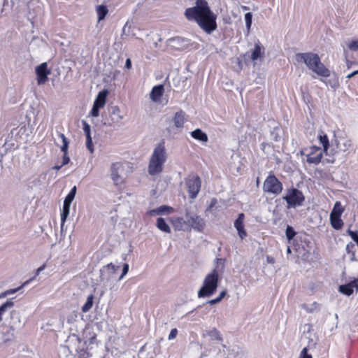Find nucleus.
Listing matches in <instances>:
<instances>
[{
  "instance_id": "obj_1",
  "label": "nucleus",
  "mask_w": 358,
  "mask_h": 358,
  "mask_svg": "<svg viewBox=\"0 0 358 358\" xmlns=\"http://www.w3.org/2000/svg\"><path fill=\"white\" fill-rule=\"evenodd\" d=\"M184 15L188 21L196 22L206 34H210L217 28V15L206 0H196L194 6L185 9Z\"/></svg>"
},
{
  "instance_id": "obj_2",
  "label": "nucleus",
  "mask_w": 358,
  "mask_h": 358,
  "mask_svg": "<svg viewBox=\"0 0 358 358\" xmlns=\"http://www.w3.org/2000/svg\"><path fill=\"white\" fill-rule=\"evenodd\" d=\"M296 59L298 62H304L308 69L320 78V80L323 83H325L324 78H327L331 75V71L322 63L317 54L313 52L299 53L296 55Z\"/></svg>"
},
{
  "instance_id": "obj_3",
  "label": "nucleus",
  "mask_w": 358,
  "mask_h": 358,
  "mask_svg": "<svg viewBox=\"0 0 358 358\" xmlns=\"http://www.w3.org/2000/svg\"><path fill=\"white\" fill-rule=\"evenodd\" d=\"M166 158L164 142L162 141L155 147L151 155L148 168L149 174L155 176L162 172Z\"/></svg>"
},
{
  "instance_id": "obj_4",
  "label": "nucleus",
  "mask_w": 358,
  "mask_h": 358,
  "mask_svg": "<svg viewBox=\"0 0 358 358\" xmlns=\"http://www.w3.org/2000/svg\"><path fill=\"white\" fill-rule=\"evenodd\" d=\"M219 274L218 271L214 269L211 273L206 275L203 280V285L198 291L199 298H205L212 296L218 287Z\"/></svg>"
},
{
  "instance_id": "obj_5",
  "label": "nucleus",
  "mask_w": 358,
  "mask_h": 358,
  "mask_svg": "<svg viewBox=\"0 0 358 358\" xmlns=\"http://www.w3.org/2000/svg\"><path fill=\"white\" fill-rule=\"evenodd\" d=\"M323 150L317 146L304 148L296 155H300L303 160L306 159L309 164H318L323 157Z\"/></svg>"
},
{
  "instance_id": "obj_6",
  "label": "nucleus",
  "mask_w": 358,
  "mask_h": 358,
  "mask_svg": "<svg viewBox=\"0 0 358 358\" xmlns=\"http://www.w3.org/2000/svg\"><path fill=\"white\" fill-rule=\"evenodd\" d=\"M263 190L264 192L278 195L282 190V185L273 173H270L264 182Z\"/></svg>"
},
{
  "instance_id": "obj_7",
  "label": "nucleus",
  "mask_w": 358,
  "mask_h": 358,
  "mask_svg": "<svg viewBox=\"0 0 358 358\" xmlns=\"http://www.w3.org/2000/svg\"><path fill=\"white\" fill-rule=\"evenodd\" d=\"M169 50L171 52L175 51H185L190 47V40L176 36L169 38L166 41Z\"/></svg>"
},
{
  "instance_id": "obj_8",
  "label": "nucleus",
  "mask_w": 358,
  "mask_h": 358,
  "mask_svg": "<svg viewBox=\"0 0 358 358\" xmlns=\"http://www.w3.org/2000/svg\"><path fill=\"white\" fill-rule=\"evenodd\" d=\"M186 187L190 199H195L199 194L201 187V180L199 176H193L186 180Z\"/></svg>"
},
{
  "instance_id": "obj_9",
  "label": "nucleus",
  "mask_w": 358,
  "mask_h": 358,
  "mask_svg": "<svg viewBox=\"0 0 358 358\" xmlns=\"http://www.w3.org/2000/svg\"><path fill=\"white\" fill-rule=\"evenodd\" d=\"M123 170L124 163L122 162H114L110 165V178L115 186L124 183V179L121 176Z\"/></svg>"
},
{
  "instance_id": "obj_10",
  "label": "nucleus",
  "mask_w": 358,
  "mask_h": 358,
  "mask_svg": "<svg viewBox=\"0 0 358 358\" xmlns=\"http://www.w3.org/2000/svg\"><path fill=\"white\" fill-rule=\"evenodd\" d=\"M76 194V187L74 186L71 189V191L67 194V196H66V198L64 201L63 208H62V213H61V226H62V227L64 224V223L69 215L71 203L73 201V200L74 199Z\"/></svg>"
},
{
  "instance_id": "obj_11",
  "label": "nucleus",
  "mask_w": 358,
  "mask_h": 358,
  "mask_svg": "<svg viewBox=\"0 0 358 358\" xmlns=\"http://www.w3.org/2000/svg\"><path fill=\"white\" fill-rule=\"evenodd\" d=\"M187 224L194 231L202 232L204 229L206 223L204 220L197 215H189L186 213Z\"/></svg>"
},
{
  "instance_id": "obj_12",
  "label": "nucleus",
  "mask_w": 358,
  "mask_h": 358,
  "mask_svg": "<svg viewBox=\"0 0 358 358\" xmlns=\"http://www.w3.org/2000/svg\"><path fill=\"white\" fill-rule=\"evenodd\" d=\"M119 266L113 263L108 264L100 270V280L102 282H108L112 280L118 270Z\"/></svg>"
},
{
  "instance_id": "obj_13",
  "label": "nucleus",
  "mask_w": 358,
  "mask_h": 358,
  "mask_svg": "<svg viewBox=\"0 0 358 358\" xmlns=\"http://www.w3.org/2000/svg\"><path fill=\"white\" fill-rule=\"evenodd\" d=\"M51 73L50 69L48 68V64L43 62L36 67L38 85H43L48 80V75Z\"/></svg>"
},
{
  "instance_id": "obj_14",
  "label": "nucleus",
  "mask_w": 358,
  "mask_h": 358,
  "mask_svg": "<svg viewBox=\"0 0 358 358\" xmlns=\"http://www.w3.org/2000/svg\"><path fill=\"white\" fill-rule=\"evenodd\" d=\"M245 215L241 213L238 215L237 219L234 222V227L238 231V234L241 239H244L247 236V232L244 228Z\"/></svg>"
},
{
  "instance_id": "obj_15",
  "label": "nucleus",
  "mask_w": 358,
  "mask_h": 358,
  "mask_svg": "<svg viewBox=\"0 0 358 358\" xmlns=\"http://www.w3.org/2000/svg\"><path fill=\"white\" fill-rule=\"evenodd\" d=\"M164 94V87L163 85H155L152 87L150 98L155 103H159Z\"/></svg>"
},
{
  "instance_id": "obj_16",
  "label": "nucleus",
  "mask_w": 358,
  "mask_h": 358,
  "mask_svg": "<svg viewBox=\"0 0 358 358\" xmlns=\"http://www.w3.org/2000/svg\"><path fill=\"white\" fill-rule=\"evenodd\" d=\"M357 282L358 280L356 279L346 285H341L338 288V291L349 296L353 294L355 289H358Z\"/></svg>"
},
{
  "instance_id": "obj_17",
  "label": "nucleus",
  "mask_w": 358,
  "mask_h": 358,
  "mask_svg": "<svg viewBox=\"0 0 358 358\" xmlns=\"http://www.w3.org/2000/svg\"><path fill=\"white\" fill-rule=\"evenodd\" d=\"M58 136L59 138H62V143H63V144L61 147V150L64 152L62 165H66L70 161V158L68 155V148H69V141L64 134L61 133Z\"/></svg>"
},
{
  "instance_id": "obj_18",
  "label": "nucleus",
  "mask_w": 358,
  "mask_h": 358,
  "mask_svg": "<svg viewBox=\"0 0 358 358\" xmlns=\"http://www.w3.org/2000/svg\"><path fill=\"white\" fill-rule=\"evenodd\" d=\"M292 207L301 206L305 200L303 193L294 188H292Z\"/></svg>"
},
{
  "instance_id": "obj_19",
  "label": "nucleus",
  "mask_w": 358,
  "mask_h": 358,
  "mask_svg": "<svg viewBox=\"0 0 358 358\" xmlns=\"http://www.w3.org/2000/svg\"><path fill=\"white\" fill-rule=\"evenodd\" d=\"M265 52H264V48H263L260 43H256L255 44L254 49L252 51L251 53V59L252 61H255L258 59H262L264 57Z\"/></svg>"
},
{
  "instance_id": "obj_20",
  "label": "nucleus",
  "mask_w": 358,
  "mask_h": 358,
  "mask_svg": "<svg viewBox=\"0 0 358 358\" xmlns=\"http://www.w3.org/2000/svg\"><path fill=\"white\" fill-rule=\"evenodd\" d=\"M191 136L202 143H206L208 141L207 134L200 129H196L191 132Z\"/></svg>"
},
{
  "instance_id": "obj_21",
  "label": "nucleus",
  "mask_w": 358,
  "mask_h": 358,
  "mask_svg": "<svg viewBox=\"0 0 358 358\" xmlns=\"http://www.w3.org/2000/svg\"><path fill=\"white\" fill-rule=\"evenodd\" d=\"M174 125L177 128L183 127L185 123V113L180 110L175 113L173 118Z\"/></svg>"
},
{
  "instance_id": "obj_22",
  "label": "nucleus",
  "mask_w": 358,
  "mask_h": 358,
  "mask_svg": "<svg viewBox=\"0 0 358 358\" xmlns=\"http://www.w3.org/2000/svg\"><path fill=\"white\" fill-rule=\"evenodd\" d=\"M107 95H108L107 90H103V91L100 92L98 94V95L94 102V104L98 107H100L101 108H103L106 103Z\"/></svg>"
},
{
  "instance_id": "obj_23",
  "label": "nucleus",
  "mask_w": 358,
  "mask_h": 358,
  "mask_svg": "<svg viewBox=\"0 0 358 358\" xmlns=\"http://www.w3.org/2000/svg\"><path fill=\"white\" fill-rule=\"evenodd\" d=\"M96 12L97 14L98 22L105 19L108 13V7L106 5H99L96 6Z\"/></svg>"
},
{
  "instance_id": "obj_24",
  "label": "nucleus",
  "mask_w": 358,
  "mask_h": 358,
  "mask_svg": "<svg viewBox=\"0 0 358 358\" xmlns=\"http://www.w3.org/2000/svg\"><path fill=\"white\" fill-rule=\"evenodd\" d=\"M317 138H318L320 144L323 147V148H322L323 150V152H327L329 145V138H328L327 134L324 131H320L318 133Z\"/></svg>"
},
{
  "instance_id": "obj_25",
  "label": "nucleus",
  "mask_w": 358,
  "mask_h": 358,
  "mask_svg": "<svg viewBox=\"0 0 358 358\" xmlns=\"http://www.w3.org/2000/svg\"><path fill=\"white\" fill-rule=\"evenodd\" d=\"M353 146L350 139L345 138L339 144V150L343 152H350Z\"/></svg>"
},
{
  "instance_id": "obj_26",
  "label": "nucleus",
  "mask_w": 358,
  "mask_h": 358,
  "mask_svg": "<svg viewBox=\"0 0 358 358\" xmlns=\"http://www.w3.org/2000/svg\"><path fill=\"white\" fill-rule=\"evenodd\" d=\"M344 208L343 207L340 201H336L334 203V208L330 213V217H341L344 212Z\"/></svg>"
},
{
  "instance_id": "obj_27",
  "label": "nucleus",
  "mask_w": 358,
  "mask_h": 358,
  "mask_svg": "<svg viewBox=\"0 0 358 358\" xmlns=\"http://www.w3.org/2000/svg\"><path fill=\"white\" fill-rule=\"evenodd\" d=\"M171 223L175 229L182 230L184 226L187 224V221H185L182 217H177L172 219Z\"/></svg>"
},
{
  "instance_id": "obj_28",
  "label": "nucleus",
  "mask_w": 358,
  "mask_h": 358,
  "mask_svg": "<svg viewBox=\"0 0 358 358\" xmlns=\"http://www.w3.org/2000/svg\"><path fill=\"white\" fill-rule=\"evenodd\" d=\"M156 225H157V227L162 231H164L166 233L171 232V229H170L169 226L166 222L165 220L162 217L157 218Z\"/></svg>"
},
{
  "instance_id": "obj_29",
  "label": "nucleus",
  "mask_w": 358,
  "mask_h": 358,
  "mask_svg": "<svg viewBox=\"0 0 358 358\" xmlns=\"http://www.w3.org/2000/svg\"><path fill=\"white\" fill-rule=\"evenodd\" d=\"M294 246V250H296V255L301 258H307L308 257L309 250L308 249V245L305 246L303 245L301 247L299 246L296 247V245Z\"/></svg>"
},
{
  "instance_id": "obj_30",
  "label": "nucleus",
  "mask_w": 358,
  "mask_h": 358,
  "mask_svg": "<svg viewBox=\"0 0 358 358\" xmlns=\"http://www.w3.org/2000/svg\"><path fill=\"white\" fill-rule=\"evenodd\" d=\"M329 219L331 225L334 229L339 230L343 227L344 223L341 217H330Z\"/></svg>"
},
{
  "instance_id": "obj_31",
  "label": "nucleus",
  "mask_w": 358,
  "mask_h": 358,
  "mask_svg": "<svg viewBox=\"0 0 358 358\" xmlns=\"http://www.w3.org/2000/svg\"><path fill=\"white\" fill-rule=\"evenodd\" d=\"M173 211H174L173 208L164 205V206H159V208H157L156 209L152 210L151 211V214L152 215V214L159 215V214H162V213H171Z\"/></svg>"
},
{
  "instance_id": "obj_32",
  "label": "nucleus",
  "mask_w": 358,
  "mask_h": 358,
  "mask_svg": "<svg viewBox=\"0 0 358 358\" xmlns=\"http://www.w3.org/2000/svg\"><path fill=\"white\" fill-rule=\"evenodd\" d=\"M13 306L14 303L12 299H8L0 306V322L2 321V315L6 312L7 308H12Z\"/></svg>"
},
{
  "instance_id": "obj_33",
  "label": "nucleus",
  "mask_w": 358,
  "mask_h": 358,
  "mask_svg": "<svg viewBox=\"0 0 358 358\" xmlns=\"http://www.w3.org/2000/svg\"><path fill=\"white\" fill-rule=\"evenodd\" d=\"M93 300H94V296L92 294H90L87 296L85 303L82 307V311L83 313L88 312L92 308Z\"/></svg>"
},
{
  "instance_id": "obj_34",
  "label": "nucleus",
  "mask_w": 358,
  "mask_h": 358,
  "mask_svg": "<svg viewBox=\"0 0 358 358\" xmlns=\"http://www.w3.org/2000/svg\"><path fill=\"white\" fill-rule=\"evenodd\" d=\"M347 46L352 51H358V38L350 41L347 43Z\"/></svg>"
},
{
  "instance_id": "obj_35",
  "label": "nucleus",
  "mask_w": 358,
  "mask_h": 358,
  "mask_svg": "<svg viewBox=\"0 0 358 358\" xmlns=\"http://www.w3.org/2000/svg\"><path fill=\"white\" fill-rule=\"evenodd\" d=\"M83 131L85 134L86 138L91 136V127L90 125L85 120L82 121Z\"/></svg>"
},
{
  "instance_id": "obj_36",
  "label": "nucleus",
  "mask_w": 358,
  "mask_h": 358,
  "mask_svg": "<svg viewBox=\"0 0 358 358\" xmlns=\"http://www.w3.org/2000/svg\"><path fill=\"white\" fill-rule=\"evenodd\" d=\"M86 147L88 149V150L90 152V153L94 152V145L92 143V136H89L88 138H86Z\"/></svg>"
},
{
  "instance_id": "obj_37",
  "label": "nucleus",
  "mask_w": 358,
  "mask_h": 358,
  "mask_svg": "<svg viewBox=\"0 0 358 358\" xmlns=\"http://www.w3.org/2000/svg\"><path fill=\"white\" fill-rule=\"evenodd\" d=\"M252 15L251 13H247L245 14V21L248 29H250L252 24Z\"/></svg>"
},
{
  "instance_id": "obj_38",
  "label": "nucleus",
  "mask_w": 358,
  "mask_h": 358,
  "mask_svg": "<svg viewBox=\"0 0 358 358\" xmlns=\"http://www.w3.org/2000/svg\"><path fill=\"white\" fill-rule=\"evenodd\" d=\"M101 108L93 104V107L91 110L90 114L92 117H98L99 115V109Z\"/></svg>"
},
{
  "instance_id": "obj_39",
  "label": "nucleus",
  "mask_w": 358,
  "mask_h": 358,
  "mask_svg": "<svg viewBox=\"0 0 358 358\" xmlns=\"http://www.w3.org/2000/svg\"><path fill=\"white\" fill-rule=\"evenodd\" d=\"M129 266L128 264H124L123 265L122 274L118 278L119 280H122L124 277V275H126L127 274V273L129 271Z\"/></svg>"
},
{
  "instance_id": "obj_40",
  "label": "nucleus",
  "mask_w": 358,
  "mask_h": 358,
  "mask_svg": "<svg viewBox=\"0 0 358 358\" xmlns=\"http://www.w3.org/2000/svg\"><path fill=\"white\" fill-rule=\"evenodd\" d=\"M348 234L351 237V238L356 243L358 241V233L357 231H351L350 229L348 230Z\"/></svg>"
},
{
  "instance_id": "obj_41",
  "label": "nucleus",
  "mask_w": 358,
  "mask_h": 358,
  "mask_svg": "<svg viewBox=\"0 0 358 358\" xmlns=\"http://www.w3.org/2000/svg\"><path fill=\"white\" fill-rule=\"evenodd\" d=\"M284 199H285L287 203V207H291V189L287 190V193L286 196L284 197Z\"/></svg>"
},
{
  "instance_id": "obj_42",
  "label": "nucleus",
  "mask_w": 358,
  "mask_h": 358,
  "mask_svg": "<svg viewBox=\"0 0 358 358\" xmlns=\"http://www.w3.org/2000/svg\"><path fill=\"white\" fill-rule=\"evenodd\" d=\"M299 358H312V356L307 353V348H304L301 352Z\"/></svg>"
},
{
  "instance_id": "obj_43",
  "label": "nucleus",
  "mask_w": 358,
  "mask_h": 358,
  "mask_svg": "<svg viewBox=\"0 0 358 358\" xmlns=\"http://www.w3.org/2000/svg\"><path fill=\"white\" fill-rule=\"evenodd\" d=\"M178 334V330L177 329L174 328V329H172L169 335V340H172V339H174L176 336Z\"/></svg>"
},
{
  "instance_id": "obj_44",
  "label": "nucleus",
  "mask_w": 358,
  "mask_h": 358,
  "mask_svg": "<svg viewBox=\"0 0 358 358\" xmlns=\"http://www.w3.org/2000/svg\"><path fill=\"white\" fill-rule=\"evenodd\" d=\"M46 267V264L44 263L42 266H41L39 268H38L36 271L34 278L36 277L40 274L41 271H43Z\"/></svg>"
},
{
  "instance_id": "obj_45",
  "label": "nucleus",
  "mask_w": 358,
  "mask_h": 358,
  "mask_svg": "<svg viewBox=\"0 0 358 358\" xmlns=\"http://www.w3.org/2000/svg\"><path fill=\"white\" fill-rule=\"evenodd\" d=\"M213 331H214V336H215V339L219 341H222V337L220 333L217 329H215Z\"/></svg>"
},
{
  "instance_id": "obj_46",
  "label": "nucleus",
  "mask_w": 358,
  "mask_h": 358,
  "mask_svg": "<svg viewBox=\"0 0 358 358\" xmlns=\"http://www.w3.org/2000/svg\"><path fill=\"white\" fill-rule=\"evenodd\" d=\"M286 236L289 242L291 241V226L289 225H287L286 229Z\"/></svg>"
},
{
  "instance_id": "obj_47",
  "label": "nucleus",
  "mask_w": 358,
  "mask_h": 358,
  "mask_svg": "<svg viewBox=\"0 0 358 358\" xmlns=\"http://www.w3.org/2000/svg\"><path fill=\"white\" fill-rule=\"evenodd\" d=\"M221 301L219 299L218 297H216L215 299H211V300H209L208 301H207V303L210 304V305H214V304H216L219 302H220Z\"/></svg>"
},
{
  "instance_id": "obj_48",
  "label": "nucleus",
  "mask_w": 358,
  "mask_h": 358,
  "mask_svg": "<svg viewBox=\"0 0 358 358\" xmlns=\"http://www.w3.org/2000/svg\"><path fill=\"white\" fill-rule=\"evenodd\" d=\"M266 260H267V262L269 263V264H274L275 263V258L271 257V256H267L266 257Z\"/></svg>"
},
{
  "instance_id": "obj_49",
  "label": "nucleus",
  "mask_w": 358,
  "mask_h": 358,
  "mask_svg": "<svg viewBox=\"0 0 358 358\" xmlns=\"http://www.w3.org/2000/svg\"><path fill=\"white\" fill-rule=\"evenodd\" d=\"M226 295H227V291H226V290H223V291H222V292L220 293V294H219V296H218L217 297L219 298V299H220V301H222V299H223Z\"/></svg>"
},
{
  "instance_id": "obj_50",
  "label": "nucleus",
  "mask_w": 358,
  "mask_h": 358,
  "mask_svg": "<svg viewBox=\"0 0 358 358\" xmlns=\"http://www.w3.org/2000/svg\"><path fill=\"white\" fill-rule=\"evenodd\" d=\"M354 248V245L352 243H349L346 245V251L350 252L351 250Z\"/></svg>"
},
{
  "instance_id": "obj_51",
  "label": "nucleus",
  "mask_w": 358,
  "mask_h": 358,
  "mask_svg": "<svg viewBox=\"0 0 358 358\" xmlns=\"http://www.w3.org/2000/svg\"><path fill=\"white\" fill-rule=\"evenodd\" d=\"M125 67L128 69L131 68V62L130 59H127L125 62Z\"/></svg>"
},
{
  "instance_id": "obj_52",
  "label": "nucleus",
  "mask_w": 358,
  "mask_h": 358,
  "mask_svg": "<svg viewBox=\"0 0 358 358\" xmlns=\"http://www.w3.org/2000/svg\"><path fill=\"white\" fill-rule=\"evenodd\" d=\"M357 73H358V71H353L352 73H351L350 74H349L347 78H352L354 76H355Z\"/></svg>"
},
{
  "instance_id": "obj_53",
  "label": "nucleus",
  "mask_w": 358,
  "mask_h": 358,
  "mask_svg": "<svg viewBox=\"0 0 358 358\" xmlns=\"http://www.w3.org/2000/svg\"><path fill=\"white\" fill-rule=\"evenodd\" d=\"M85 355H86V357L90 356V355L87 352L84 351L83 353L80 356H85Z\"/></svg>"
},
{
  "instance_id": "obj_54",
  "label": "nucleus",
  "mask_w": 358,
  "mask_h": 358,
  "mask_svg": "<svg viewBox=\"0 0 358 358\" xmlns=\"http://www.w3.org/2000/svg\"><path fill=\"white\" fill-rule=\"evenodd\" d=\"M287 251L288 253H291V252H292L291 245H287Z\"/></svg>"
},
{
  "instance_id": "obj_55",
  "label": "nucleus",
  "mask_w": 358,
  "mask_h": 358,
  "mask_svg": "<svg viewBox=\"0 0 358 358\" xmlns=\"http://www.w3.org/2000/svg\"><path fill=\"white\" fill-rule=\"evenodd\" d=\"M62 166H63L62 164V165H60V166H55L54 168H55V169L59 170V169Z\"/></svg>"
},
{
  "instance_id": "obj_56",
  "label": "nucleus",
  "mask_w": 358,
  "mask_h": 358,
  "mask_svg": "<svg viewBox=\"0 0 358 358\" xmlns=\"http://www.w3.org/2000/svg\"><path fill=\"white\" fill-rule=\"evenodd\" d=\"M294 235H295V233H294V231L292 230V238H294Z\"/></svg>"
},
{
  "instance_id": "obj_57",
  "label": "nucleus",
  "mask_w": 358,
  "mask_h": 358,
  "mask_svg": "<svg viewBox=\"0 0 358 358\" xmlns=\"http://www.w3.org/2000/svg\"><path fill=\"white\" fill-rule=\"evenodd\" d=\"M248 8L247 6H243L244 10H247Z\"/></svg>"
}]
</instances>
